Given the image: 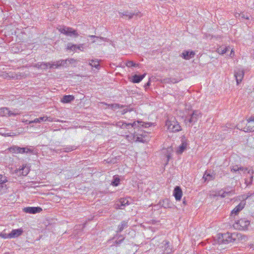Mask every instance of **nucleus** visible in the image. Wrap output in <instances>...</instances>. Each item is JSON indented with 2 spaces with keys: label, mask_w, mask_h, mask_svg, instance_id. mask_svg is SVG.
Here are the masks:
<instances>
[{
  "label": "nucleus",
  "mask_w": 254,
  "mask_h": 254,
  "mask_svg": "<svg viewBox=\"0 0 254 254\" xmlns=\"http://www.w3.org/2000/svg\"><path fill=\"white\" fill-rule=\"evenodd\" d=\"M240 125L239 124L237 126V128L242 130L246 132H253L254 131V126L251 124L247 125L246 127L243 128L242 127V128H240Z\"/></svg>",
  "instance_id": "nucleus-22"
},
{
  "label": "nucleus",
  "mask_w": 254,
  "mask_h": 254,
  "mask_svg": "<svg viewBox=\"0 0 254 254\" xmlns=\"http://www.w3.org/2000/svg\"><path fill=\"white\" fill-rule=\"evenodd\" d=\"M150 85V82H148L147 83H146V86H149Z\"/></svg>",
  "instance_id": "nucleus-61"
},
{
  "label": "nucleus",
  "mask_w": 254,
  "mask_h": 254,
  "mask_svg": "<svg viewBox=\"0 0 254 254\" xmlns=\"http://www.w3.org/2000/svg\"><path fill=\"white\" fill-rule=\"evenodd\" d=\"M44 118H45V122L48 121L50 122H63V121H60V120L56 119H54L51 117L44 116Z\"/></svg>",
  "instance_id": "nucleus-36"
},
{
  "label": "nucleus",
  "mask_w": 254,
  "mask_h": 254,
  "mask_svg": "<svg viewBox=\"0 0 254 254\" xmlns=\"http://www.w3.org/2000/svg\"><path fill=\"white\" fill-rule=\"evenodd\" d=\"M229 50V47L221 46L219 47L217 51L220 54H224Z\"/></svg>",
  "instance_id": "nucleus-32"
},
{
  "label": "nucleus",
  "mask_w": 254,
  "mask_h": 254,
  "mask_svg": "<svg viewBox=\"0 0 254 254\" xmlns=\"http://www.w3.org/2000/svg\"><path fill=\"white\" fill-rule=\"evenodd\" d=\"M115 126L116 127H121V128H125L127 127V124L124 122L123 121H119L116 123Z\"/></svg>",
  "instance_id": "nucleus-37"
},
{
  "label": "nucleus",
  "mask_w": 254,
  "mask_h": 254,
  "mask_svg": "<svg viewBox=\"0 0 254 254\" xmlns=\"http://www.w3.org/2000/svg\"><path fill=\"white\" fill-rule=\"evenodd\" d=\"M128 201L126 198H122L120 201L116 204V208L117 209H124V207L126 205H128Z\"/></svg>",
  "instance_id": "nucleus-19"
},
{
  "label": "nucleus",
  "mask_w": 254,
  "mask_h": 254,
  "mask_svg": "<svg viewBox=\"0 0 254 254\" xmlns=\"http://www.w3.org/2000/svg\"><path fill=\"white\" fill-rule=\"evenodd\" d=\"M165 126L171 132H178L181 130V127L174 117L169 118L166 122Z\"/></svg>",
  "instance_id": "nucleus-4"
},
{
  "label": "nucleus",
  "mask_w": 254,
  "mask_h": 254,
  "mask_svg": "<svg viewBox=\"0 0 254 254\" xmlns=\"http://www.w3.org/2000/svg\"><path fill=\"white\" fill-rule=\"evenodd\" d=\"M138 124H139L140 126L142 127H147L150 126V123H143L142 122H138Z\"/></svg>",
  "instance_id": "nucleus-44"
},
{
  "label": "nucleus",
  "mask_w": 254,
  "mask_h": 254,
  "mask_svg": "<svg viewBox=\"0 0 254 254\" xmlns=\"http://www.w3.org/2000/svg\"><path fill=\"white\" fill-rule=\"evenodd\" d=\"M250 225V221L245 218L238 220L234 225V227L240 230L247 229Z\"/></svg>",
  "instance_id": "nucleus-9"
},
{
  "label": "nucleus",
  "mask_w": 254,
  "mask_h": 254,
  "mask_svg": "<svg viewBox=\"0 0 254 254\" xmlns=\"http://www.w3.org/2000/svg\"><path fill=\"white\" fill-rule=\"evenodd\" d=\"M33 66L34 67H36L37 68H41V62L40 63H38L37 64H35L33 65Z\"/></svg>",
  "instance_id": "nucleus-49"
},
{
  "label": "nucleus",
  "mask_w": 254,
  "mask_h": 254,
  "mask_svg": "<svg viewBox=\"0 0 254 254\" xmlns=\"http://www.w3.org/2000/svg\"><path fill=\"white\" fill-rule=\"evenodd\" d=\"M145 75L146 73L140 75L135 74L132 76L131 81L133 83H139L145 77Z\"/></svg>",
  "instance_id": "nucleus-24"
},
{
  "label": "nucleus",
  "mask_w": 254,
  "mask_h": 254,
  "mask_svg": "<svg viewBox=\"0 0 254 254\" xmlns=\"http://www.w3.org/2000/svg\"><path fill=\"white\" fill-rule=\"evenodd\" d=\"M254 197V192H249L247 194V195H244L243 196V199H247L249 198Z\"/></svg>",
  "instance_id": "nucleus-42"
},
{
  "label": "nucleus",
  "mask_w": 254,
  "mask_h": 254,
  "mask_svg": "<svg viewBox=\"0 0 254 254\" xmlns=\"http://www.w3.org/2000/svg\"><path fill=\"white\" fill-rule=\"evenodd\" d=\"M202 116L201 113L198 110H194L190 113L184 120L187 126L191 127L193 124L196 123L198 120Z\"/></svg>",
  "instance_id": "nucleus-3"
},
{
  "label": "nucleus",
  "mask_w": 254,
  "mask_h": 254,
  "mask_svg": "<svg viewBox=\"0 0 254 254\" xmlns=\"http://www.w3.org/2000/svg\"><path fill=\"white\" fill-rule=\"evenodd\" d=\"M4 135L7 136H13V134H11V133H7L4 134Z\"/></svg>",
  "instance_id": "nucleus-58"
},
{
  "label": "nucleus",
  "mask_w": 254,
  "mask_h": 254,
  "mask_svg": "<svg viewBox=\"0 0 254 254\" xmlns=\"http://www.w3.org/2000/svg\"><path fill=\"white\" fill-rule=\"evenodd\" d=\"M126 139L130 142L135 141V135L133 134L130 133L128 135H126Z\"/></svg>",
  "instance_id": "nucleus-34"
},
{
  "label": "nucleus",
  "mask_w": 254,
  "mask_h": 254,
  "mask_svg": "<svg viewBox=\"0 0 254 254\" xmlns=\"http://www.w3.org/2000/svg\"><path fill=\"white\" fill-rule=\"evenodd\" d=\"M215 175L210 171H206L203 176V179L204 181H209L215 179Z\"/></svg>",
  "instance_id": "nucleus-16"
},
{
  "label": "nucleus",
  "mask_w": 254,
  "mask_h": 254,
  "mask_svg": "<svg viewBox=\"0 0 254 254\" xmlns=\"http://www.w3.org/2000/svg\"><path fill=\"white\" fill-rule=\"evenodd\" d=\"M85 48L84 44H73L71 43H68L66 46V49L73 52H77L78 51L84 52Z\"/></svg>",
  "instance_id": "nucleus-8"
},
{
  "label": "nucleus",
  "mask_w": 254,
  "mask_h": 254,
  "mask_svg": "<svg viewBox=\"0 0 254 254\" xmlns=\"http://www.w3.org/2000/svg\"><path fill=\"white\" fill-rule=\"evenodd\" d=\"M65 61H67L66 62H69V64H74L76 62V60H75L73 59H66ZM66 64H67V63H66V64Z\"/></svg>",
  "instance_id": "nucleus-47"
},
{
  "label": "nucleus",
  "mask_w": 254,
  "mask_h": 254,
  "mask_svg": "<svg viewBox=\"0 0 254 254\" xmlns=\"http://www.w3.org/2000/svg\"><path fill=\"white\" fill-rule=\"evenodd\" d=\"M241 14H242V13L236 12L235 14V16L237 18L240 19V17H241V15H242Z\"/></svg>",
  "instance_id": "nucleus-50"
},
{
  "label": "nucleus",
  "mask_w": 254,
  "mask_h": 254,
  "mask_svg": "<svg viewBox=\"0 0 254 254\" xmlns=\"http://www.w3.org/2000/svg\"><path fill=\"white\" fill-rule=\"evenodd\" d=\"M234 51H233V50H231V53H230V56L231 57H232L233 55H234Z\"/></svg>",
  "instance_id": "nucleus-60"
},
{
  "label": "nucleus",
  "mask_w": 254,
  "mask_h": 254,
  "mask_svg": "<svg viewBox=\"0 0 254 254\" xmlns=\"http://www.w3.org/2000/svg\"><path fill=\"white\" fill-rule=\"evenodd\" d=\"M135 141H140V142H142V140L141 139V137H138V136H135Z\"/></svg>",
  "instance_id": "nucleus-53"
},
{
  "label": "nucleus",
  "mask_w": 254,
  "mask_h": 254,
  "mask_svg": "<svg viewBox=\"0 0 254 254\" xmlns=\"http://www.w3.org/2000/svg\"><path fill=\"white\" fill-rule=\"evenodd\" d=\"M119 14L121 16L123 17L124 16H126L127 17L128 19H130L132 18L133 16H134V15L136 16H139V17L141 16V14L140 12L139 11H136V12H134L133 13H131V12H129L127 11H124L123 12H119Z\"/></svg>",
  "instance_id": "nucleus-13"
},
{
  "label": "nucleus",
  "mask_w": 254,
  "mask_h": 254,
  "mask_svg": "<svg viewBox=\"0 0 254 254\" xmlns=\"http://www.w3.org/2000/svg\"><path fill=\"white\" fill-rule=\"evenodd\" d=\"M0 237L5 239H10V234L6 233L5 230L0 233Z\"/></svg>",
  "instance_id": "nucleus-38"
},
{
  "label": "nucleus",
  "mask_w": 254,
  "mask_h": 254,
  "mask_svg": "<svg viewBox=\"0 0 254 254\" xmlns=\"http://www.w3.org/2000/svg\"><path fill=\"white\" fill-rule=\"evenodd\" d=\"M215 193H216V196H220L222 198H224V195H223L222 193V190H217V191H215Z\"/></svg>",
  "instance_id": "nucleus-46"
},
{
  "label": "nucleus",
  "mask_w": 254,
  "mask_h": 254,
  "mask_svg": "<svg viewBox=\"0 0 254 254\" xmlns=\"http://www.w3.org/2000/svg\"><path fill=\"white\" fill-rule=\"evenodd\" d=\"M124 238H123L122 239H121V240H120L116 241L115 242V243H116V244H117V245L120 244H121V243H122V242L124 241Z\"/></svg>",
  "instance_id": "nucleus-55"
},
{
  "label": "nucleus",
  "mask_w": 254,
  "mask_h": 254,
  "mask_svg": "<svg viewBox=\"0 0 254 254\" xmlns=\"http://www.w3.org/2000/svg\"><path fill=\"white\" fill-rule=\"evenodd\" d=\"M187 146V143L186 142H183L182 143V144L179 146L178 149L177 150V153L178 154H181L186 149Z\"/></svg>",
  "instance_id": "nucleus-29"
},
{
  "label": "nucleus",
  "mask_w": 254,
  "mask_h": 254,
  "mask_svg": "<svg viewBox=\"0 0 254 254\" xmlns=\"http://www.w3.org/2000/svg\"><path fill=\"white\" fill-rule=\"evenodd\" d=\"M59 31L66 36L77 37L78 34L76 30L66 26H61L58 28Z\"/></svg>",
  "instance_id": "nucleus-6"
},
{
  "label": "nucleus",
  "mask_w": 254,
  "mask_h": 254,
  "mask_svg": "<svg viewBox=\"0 0 254 254\" xmlns=\"http://www.w3.org/2000/svg\"><path fill=\"white\" fill-rule=\"evenodd\" d=\"M222 193L224 195V197L226 196H231L234 194L235 190L230 187H226L222 190Z\"/></svg>",
  "instance_id": "nucleus-17"
},
{
  "label": "nucleus",
  "mask_w": 254,
  "mask_h": 254,
  "mask_svg": "<svg viewBox=\"0 0 254 254\" xmlns=\"http://www.w3.org/2000/svg\"><path fill=\"white\" fill-rule=\"evenodd\" d=\"M126 65L128 67H135V66H137L138 65V64L134 63L132 61H128L127 62Z\"/></svg>",
  "instance_id": "nucleus-39"
},
{
  "label": "nucleus",
  "mask_w": 254,
  "mask_h": 254,
  "mask_svg": "<svg viewBox=\"0 0 254 254\" xmlns=\"http://www.w3.org/2000/svg\"><path fill=\"white\" fill-rule=\"evenodd\" d=\"M6 182V177L0 174V193L1 192V189L3 188L2 185Z\"/></svg>",
  "instance_id": "nucleus-31"
},
{
  "label": "nucleus",
  "mask_w": 254,
  "mask_h": 254,
  "mask_svg": "<svg viewBox=\"0 0 254 254\" xmlns=\"http://www.w3.org/2000/svg\"><path fill=\"white\" fill-rule=\"evenodd\" d=\"M162 247H164V252L167 254H169L172 252V249L169 245V242L168 241H164L162 243Z\"/></svg>",
  "instance_id": "nucleus-25"
},
{
  "label": "nucleus",
  "mask_w": 254,
  "mask_h": 254,
  "mask_svg": "<svg viewBox=\"0 0 254 254\" xmlns=\"http://www.w3.org/2000/svg\"><path fill=\"white\" fill-rule=\"evenodd\" d=\"M89 64L92 67L98 68L99 66V61L97 59L89 60Z\"/></svg>",
  "instance_id": "nucleus-30"
},
{
  "label": "nucleus",
  "mask_w": 254,
  "mask_h": 254,
  "mask_svg": "<svg viewBox=\"0 0 254 254\" xmlns=\"http://www.w3.org/2000/svg\"><path fill=\"white\" fill-rule=\"evenodd\" d=\"M19 113L16 110L11 111L9 109L6 107L0 108V116L1 117H10L12 116H16L19 115Z\"/></svg>",
  "instance_id": "nucleus-10"
},
{
  "label": "nucleus",
  "mask_w": 254,
  "mask_h": 254,
  "mask_svg": "<svg viewBox=\"0 0 254 254\" xmlns=\"http://www.w3.org/2000/svg\"><path fill=\"white\" fill-rule=\"evenodd\" d=\"M245 205L244 201H241L231 212V216L237 215L241 210H242Z\"/></svg>",
  "instance_id": "nucleus-18"
},
{
  "label": "nucleus",
  "mask_w": 254,
  "mask_h": 254,
  "mask_svg": "<svg viewBox=\"0 0 254 254\" xmlns=\"http://www.w3.org/2000/svg\"><path fill=\"white\" fill-rule=\"evenodd\" d=\"M29 172V168L26 165H23L21 168L17 170V173L22 176H26Z\"/></svg>",
  "instance_id": "nucleus-23"
},
{
  "label": "nucleus",
  "mask_w": 254,
  "mask_h": 254,
  "mask_svg": "<svg viewBox=\"0 0 254 254\" xmlns=\"http://www.w3.org/2000/svg\"><path fill=\"white\" fill-rule=\"evenodd\" d=\"M128 227L127 222L126 221H123L121 224L118 226L117 233L121 232L124 229Z\"/></svg>",
  "instance_id": "nucleus-27"
},
{
  "label": "nucleus",
  "mask_w": 254,
  "mask_h": 254,
  "mask_svg": "<svg viewBox=\"0 0 254 254\" xmlns=\"http://www.w3.org/2000/svg\"><path fill=\"white\" fill-rule=\"evenodd\" d=\"M10 152L12 153H33V150L28 147H20L17 146H12L8 148Z\"/></svg>",
  "instance_id": "nucleus-7"
},
{
  "label": "nucleus",
  "mask_w": 254,
  "mask_h": 254,
  "mask_svg": "<svg viewBox=\"0 0 254 254\" xmlns=\"http://www.w3.org/2000/svg\"><path fill=\"white\" fill-rule=\"evenodd\" d=\"M128 111V110L127 109H124L122 111V115L125 114L126 113H127Z\"/></svg>",
  "instance_id": "nucleus-57"
},
{
  "label": "nucleus",
  "mask_w": 254,
  "mask_h": 254,
  "mask_svg": "<svg viewBox=\"0 0 254 254\" xmlns=\"http://www.w3.org/2000/svg\"><path fill=\"white\" fill-rule=\"evenodd\" d=\"M231 170L232 172L238 173L240 174L242 173L245 174L247 173L251 175L250 179V181L248 182V180L247 179L245 180V183L247 186L251 185L252 184L253 181V176L252 175L254 173V171L252 169L248 168H244L243 167H239L238 166H233L231 167Z\"/></svg>",
  "instance_id": "nucleus-2"
},
{
  "label": "nucleus",
  "mask_w": 254,
  "mask_h": 254,
  "mask_svg": "<svg viewBox=\"0 0 254 254\" xmlns=\"http://www.w3.org/2000/svg\"><path fill=\"white\" fill-rule=\"evenodd\" d=\"M67 61H64V60H60L59 61L55 62H51V63H44L41 62V68L44 69H47L48 68H58L61 66H64V65L66 64Z\"/></svg>",
  "instance_id": "nucleus-5"
},
{
  "label": "nucleus",
  "mask_w": 254,
  "mask_h": 254,
  "mask_svg": "<svg viewBox=\"0 0 254 254\" xmlns=\"http://www.w3.org/2000/svg\"><path fill=\"white\" fill-rule=\"evenodd\" d=\"M247 122L250 123L252 122H254V117H251L247 120Z\"/></svg>",
  "instance_id": "nucleus-52"
},
{
  "label": "nucleus",
  "mask_w": 254,
  "mask_h": 254,
  "mask_svg": "<svg viewBox=\"0 0 254 254\" xmlns=\"http://www.w3.org/2000/svg\"><path fill=\"white\" fill-rule=\"evenodd\" d=\"M250 247L251 249H254V242L253 244H251V245H250Z\"/></svg>",
  "instance_id": "nucleus-59"
},
{
  "label": "nucleus",
  "mask_w": 254,
  "mask_h": 254,
  "mask_svg": "<svg viewBox=\"0 0 254 254\" xmlns=\"http://www.w3.org/2000/svg\"><path fill=\"white\" fill-rule=\"evenodd\" d=\"M210 196L212 197H216V193H215V191H212L210 193Z\"/></svg>",
  "instance_id": "nucleus-51"
},
{
  "label": "nucleus",
  "mask_w": 254,
  "mask_h": 254,
  "mask_svg": "<svg viewBox=\"0 0 254 254\" xmlns=\"http://www.w3.org/2000/svg\"><path fill=\"white\" fill-rule=\"evenodd\" d=\"M173 195L175 197L176 200H180L183 195V192L181 188L177 186L175 188Z\"/></svg>",
  "instance_id": "nucleus-14"
},
{
  "label": "nucleus",
  "mask_w": 254,
  "mask_h": 254,
  "mask_svg": "<svg viewBox=\"0 0 254 254\" xmlns=\"http://www.w3.org/2000/svg\"><path fill=\"white\" fill-rule=\"evenodd\" d=\"M168 202H169V200H168V199H165V200H164L163 201V203H164L166 202L167 204V205H165L164 204H162L163 207H165V208H166V207H170V206H169V203H168Z\"/></svg>",
  "instance_id": "nucleus-48"
},
{
  "label": "nucleus",
  "mask_w": 254,
  "mask_h": 254,
  "mask_svg": "<svg viewBox=\"0 0 254 254\" xmlns=\"http://www.w3.org/2000/svg\"><path fill=\"white\" fill-rule=\"evenodd\" d=\"M75 149V146H69V147H66L64 148V151L65 152H69V151H72L73 150H74Z\"/></svg>",
  "instance_id": "nucleus-45"
},
{
  "label": "nucleus",
  "mask_w": 254,
  "mask_h": 254,
  "mask_svg": "<svg viewBox=\"0 0 254 254\" xmlns=\"http://www.w3.org/2000/svg\"><path fill=\"white\" fill-rule=\"evenodd\" d=\"M195 53L193 51H185L182 54V57L185 60H189L194 57Z\"/></svg>",
  "instance_id": "nucleus-21"
},
{
  "label": "nucleus",
  "mask_w": 254,
  "mask_h": 254,
  "mask_svg": "<svg viewBox=\"0 0 254 254\" xmlns=\"http://www.w3.org/2000/svg\"><path fill=\"white\" fill-rule=\"evenodd\" d=\"M244 76V71L243 69L237 68L235 71V77L237 84H239L243 80Z\"/></svg>",
  "instance_id": "nucleus-11"
},
{
  "label": "nucleus",
  "mask_w": 254,
  "mask_h": 254,
  "mask_svg": "<svg viewBox=\"0 0 254 254\" xmlns=\"http://www.w3.org/2000/svg\"><path fill=\"white\" fill-rule=\"evenodd\" d=\"M179 80L175 78H169L164 79V82L166 83H176L179 82Z\"/></svg>",
  "instance_id": "nucleus-33"
},
{
  "label": "nucleus",
  "mask_w": 254,
  "mask_h": 254,
  "mask_svg": "<svg viewBox=\"0 0 254 254\" xmlns=\"http://www.w3.org/2000/svg\"><path fill=\"white\" fill-rule=\"evenodd\" d=\"M241 16L240 17V19H247V20H249L250 19V16L247 14V13H245L244 12H242V14H241Z\"/></svg>",
  "instance_id": "nucleus-43"
},
{
  "label": "nucleus",
  "mask_w": 254,
  "mask_h": 254,
  "mask_svg": "<svg viewBox=\"0 0 254 254\" xmlns=\"http://www.w3.org/2000/svg\"><path fill=\"white\" fill-rule=\"evenodd\" d=\"M120 179L118 177L114 176L112 184L114 186H118L120 184Z\"/></svg>",
  "instance_id": "nucleus-40"
},
{
  "label": "nucleus",
  "mask_w": 254,
  "mask_h": 254,
  "mask_svg": "<svg viewBox=\"0 0 254 254\" xmlns=\"http://www.w3.org/2000/svg\"><path fill=\"white\" fill-rule=\"evenodd\" d=\"M173 152V149L172 147H168L167 149L163 150V153L165 154L167 158V163L169 161L170 159L171 158V155Z\"/></svg>",
  "instance_id": "nucleus-20"
},
{
  "label": "nucleus",
  "mask_w": 254,
  "mask_h": 254,
  "mask_svg": "<svg viewBox=\"0 0 254 254\" xmlns=\"http://www.w3.org/2000/svg\"><path fill=\"white\" fill-rule=\"evenodd\" d=\"M89 37L90 38H96V39H100L101 40H102L103 41H106V42H108L109 41V39H108V38H104L103 37H98V36H96L95 35H89Z\"/></svg>",
  "instance_id": "nucleus-41"
},
{
  "label": "nucleus",
  "mask_w": 254,
  "mask_h": 254,
  "mask_svg": "<svg viewBox=\"0 0 254 254\" xmlns=\"http://www.w3.org/2000/svg\"><path fill=\"white\" fill-rule=\"evenodd\" d=\"M221 237L222 243L224 244H228L236 241L245 242L248 240V237L247 236L238 232L224 233L222 234Z\"/></svg>",
  "instance_id": "nucleus-1"
},
{
  "label": "nucleus",
  "mask_w": 254,
  "mask_h": 254,
  "mask_svg": "<svg viewBox=\"0 0 254 254\" xmlns=\"http://www.w3.org/2000/svg\"><path fill=\"white\" fill-rule=\"evenodd\" d=\"M101 41H102V40H100V39H96V40H94V41H92V43H96V42H98V43H97V44H98V45H101Z\"/></svg>",
  "instance_id": "nucleus-54"
},
{
  "label": "nucleus",
  "mask_w": 254,
  "mask_h": 254,
  "mask_svg": "<svg viewBox=\"0 0 254 254\" xmlns=\"http://www.w3.org/2000/svg\"><path fill=\"white\" fill-rule=\"evenodd\" d=\"M130 126H131L132 127H134L136 126V123L134 122L132 124H131V123L127 124V127Z\"/></svg>",
  "instance_id": "nucleus-56"
},
{
  "label": "nucleus",
  "mask_w": 254,
  "mask_h": 254,
  "mask_svg": "<svg viewBox=\"0 0 254 254\" xmlns=\"http://www.w3.org/2000/svg\"><path fill=\"white\" fill-rule=\"evenodd\" d=\"M74 99V96L72 95H64L61 99V102L64 103H70Z\"/></svg>",
  "instance_id": "nucleus-26"
},
{
  "label": "nucleus",
  "mask_w": 254,
  "mask_h": 254,
  "mask_svg": "<svg viewBox=\"0 0 254 254\" xmlns=\"http://www.w3.org/2000/svg\"><path fill=\"white\" fill-rule=\"evenodd\" d=\"M44 121L45 122V118H44V117H41L39 118H36V119H35L33 121H22L23 122H26L27 124L30 125L31 124H32V123H41L42 122H43Z\"/></svg>",
  "instance_id": "nucleus-28"
},
{
  "label": "nucleus",
  "mask_w": 254,
  "mask_h": 254,
  "mask_svg": "<svg viewBox=\"0 0 254 254\" xmlns=\"http://www.w3.org/2000/svg\"><path fill=\"white\" fill-rule=\"evenodd\" d=\"M23 232L22 228L12 230L10 234V239L16 238L21 236Z\"/></svg>",
  "instance_id": "nucleus-15"
},
{
  "label": "nucleus",
  "mask_w": 254,
  "mask_h": 254,
  "mask_svg": "<svg viewBox=\"0 0 254 254\" xmlns=\"http://www.w3.org/2000/svg\"><path fill=\"white\" fill-rule=\"evenodd\" d=\"M23 211L29 214H36L41 212L42 209L40 207H26L24 208Z\"/></svg>",
  "instance_id": "nucleus-12"
},
{
  "label": "nucleus",
  "mask_w": 254,
  "mask_h": 254,
  "mask_svg": "<svg viewBox=\"0 0 254 254\" xmlns=\"http://www.w3.org/2000/svg\"><path fill=\"white\" fill-rule=\"evenodd\" d=\"M106 105H108V106L113 109H118L120 108H123L124 107L123 105H121L119 104H107Z\"/></svg>",
  "instance_id": "nucleus-35"
}]
</instances>
